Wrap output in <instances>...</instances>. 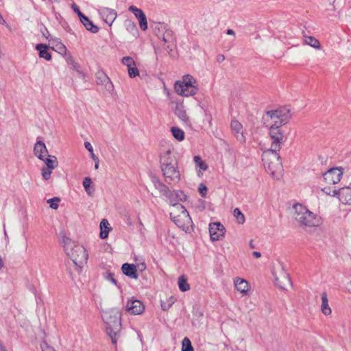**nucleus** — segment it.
I'll return each mask as SVG.
<instances>
[{
    "instance_id": "f257e3e1",
    "label": "nucleus",
    "mask_w": 351,
    "mask_h": 351,
    "mask_svg": "<svg viewBox=\"0 0 351 351\" xmlns=\"http://www.w3.org/2000/svg\"><path fill=\"white\" fill-rule=\"evenodd\" d=\"M266 116L274 120L269 130L271 138L270 148L265 152H279L282 145L286 142L287 136L281 128V126L287 124L291 118L290 110L287 108H280L275 110L266 112Z\"/></svg>"
},
{
    "instance_id": "f03ea898",
    "label": "nucleus",
    "mask_w": 351,
    "mask_h": 351,
    "mask_svg": "<svg viewBox=\"0 0 351 351\" xmlns=\"http://www.w3.org/2000/svg\"><path fill=\"white\" fill-rule=\"evenodd\" d=\"M160 168L166 182L178 183L180 180V173L178 170V163L168 149L160 155Z\"/></svg>"
},
{
    "instance_id": "7ed1b4c3",
    "label": "nucleus",
    "mask_w": 351,
    "mask_h": 351,
    "mask_svg": "<svg viewBox=\"0 0 351 351\" xmlns=\"http://www.w3.org/2000/svg\"><path fill=\"white\" fill-rule=\"evenodd\" d=\"M106 324V331L111 339L112 343L116 344L120 337L121 330V313L118 309L105 311L102 315Z\"/></svg>"
},
{
    "instance_id": "20e7f679",
    "label": "nucleus",
    "mask_w": 351,
    "mask_h": 351,
    "mask_svg": "<svg viewBox=\"0 0 351 351\" xmlns=\"http://www.w3.org/2000/svg\"><path fill=\"white\" fill-rule=\"evenodd\" d=\"M262 160L267 172L269 173L273 178L279 179L283 171L279 153L263 152Z\"/></svg>"
},
{
    "instance_id": "39448f33",
    "label": "nucleus",
    "mask_w": 351,
    "mask_h": 351,
    "mask_svg": "<svg viewBox=\"0 0 351 351\" xmlns=\"http://www.w3.org/2000/svg\"><path fill=\"white\" fill-rule=\"evenodd\" d=\"M295 219L304 228H312L319 226L321 218L303 207L301 204L294 206Z\"/></svg>"
},
{
    "instance_id": "423d86ee",
    "label": "nucleus",
    "mask_w": 351,
    "mask_h": 351,
    "mask_svg": "<svg viewBox=\"0 0 351 351\" xmlns=\"http://www.w3.org/2000/svg\"><path fill=\"white\" fill-rule=\"evenodd\" d=\"M171 205L172 206L170 212L171 219L180 229L186 231L192 223L188 211L181 204L172 203Z\"/></svg>"
},
{
    "instance_id": "0eeeda50",
    "label": "nucleus",
    "mask_w": 351,
    "mask_h": 351,
    "mask_svg": "<svg viewBox=\"0 0 351 351\" xmlns=\"http://www.w3.org/2000/svg\"><path fill=\"white\" fill-rule=\"evenodd\" d=\"M174 90L180 96H193L198 90L197 82L192 75L189 74L184 75L182 80L175 82Z\"/></svg>"
},
{
    "instance_id": "6e6552de",
    "label": "nucleus",
    "mask_w": 351,
    "mask_h": 351,
    "mask_svg": "<svg viewBox=\"0 0 351 351\" xmlns=\"http://www.w3.org/2000/svg\"><path fill=\"white\" fill-rule=\"evenodd\" d=\"M66 254L75 265L80 267L86 263L88 258V254L84 247L76 243Z\"/></svg>"
},
{
    "instance_id": "1a4fd4ad",
    "label": "nucleus",
    "mask_w": 351,
    "mask_h": 351,
    "mask_svg": "<svg viewBox=\"0 0 351 351\" xmlns=\"http://www.w3.org/2000/svg\"><path fill=\"white\" fill-rule=\"evenodd\" d=\"M279 270L278 275L275 269L273 270L272 274L274 276L275 284L282 289H286L288 286L291 284L290 278L288 274L285 271L283 265L280 263L277 267Z\"/></svg>"
},
{
    "instance_id": "9d476101",
    "label": "nucleus",
    "mask_w": 351,
    "mask_h": 351,
    "mask_svg": "<svg viewBox=\"0 0 351 351\" xmlns=\"http://www.w3.org/2000/svg\"><path fill=\"white\" fill-rule=\"evenodd\" d=\"M47 158H44V162L45 167H43L41 169V173L43 178L45 180H48L51 178L52 170L56 168L58 165L57 158L55 156L47 155Z\"/></svg>"
},
{
    "instance_id": "9b49d317",
    "label": "nucleus",
    "mask_w": 351,
    "mask_h": 351,
    "mask_svg": "<svg viewBox=\"0 0 351 351\" xmlns=\"http://www.w3.org/2000/svg\"><path fill=\"white\" fill-rule=\"evenodd\" d=\"M343 172L340 168H331L323 174V178L328 184H335L340 182Z\"/></svg>"
},
{
    "instance_id": "f8f14e48",
    "label": "nucleus",
    "mask_w": 351,
    "mask_h": 351,
    "mask_svg": "<svg viewBox=\"0 0 351 351\" xmlns=\"http://www.w3.org/2000/svg\"><path fill=\"white\" fill-rule=\"evenodd\" d=\"M225 228L219 222L210 223L209 225V233L212 241L220 240L225 234Z\"/></svg>"
},
{
    "instance_id": "ddd939ff",
    "label": "nucleus",
    "mask_w": 351,
    "mask_h": 351,
    "mask_svg": "<svg viewBox=\"0 0 351 351\" xmlns=\"http://www.w3.org/2000/svg\"><path fill=\"white\" fill-rule=\"evenodd\" d=\"M332 197H337L344 204L351 205V187H343L332 191Z\"/></svg>"
},
{
    "instance_id": "4468645a",
    "label": "nucleus",
    "mask_w": 351,
    "mask_h": 351,
    "mask_svg": "<svg viewBox=\"0 0 351 351\" xmlns=\"http://www.w3.org/2000/svg\"><path fill=\"white\" fill-rule=\"evenodd\" d=\"M125 309L130 314L136 315L144 311L145 306L140 300L132 298L127 302Z\"/></svg>"
},
{
    "instance_id": "2eb2a0df",
    "label": "nucleus",
    "mask_w": 351,
    "mask_h": 351,
    "mask_svg": "<svg viewBox=\"0 0 351 351\" xmlns=\"http://www.w3.org/2000/svg\"><path fill=\"white\" fill-rule=\"evenodd\" d=\"M121 62L128 67V75L131 78H134L139 75V71L136 67V62L132 57H123L121 60Z\"/></svg>"
},
{
    "instance_id": "dca6fc26",
    "label": "nucleus",
    "mask_w": 351,
    "mask_h": 351,
    "mask_svg": "<svg viewBox=\"0 0 351 351\" xmlns=\"http://www.w3.org/2000/svg\"><path fill=\"white\" fill-rule=\"evenodd\" d=\"M99 14L104 22H114L117 16L115 10L106 7L99 8Z\"/></svg>"
},
{
    "instance_id": "f3484780",
    "label": "nucleus",
    "mask_w": 351,
    "mask_h": 351,
    "mask_svg": "<svg viewBox=\"0 0 351 351\" xmlns=\"http://www.w3.org/2000/svg\"><path fill=\"white\" fill-rule=\"evenodd\" d=\"M154 185L155 188L160 191V193H161L163 195H165L169 199L171 204L173 203L172 199L173 194L172 193V192L170 191L167 186H166L158 179H155L154 180Z\"/></svg>"
},
{
    "instance_id": "a211bd4d",
    "label": "nucleus",
    "mask_w": 351,
    "mask_h": 351,
    "mask_svg": "<svg viewBox=\"0 0 351 351\" xmlns=\"http://www.w3.org/2000/svg\"><path fill=\"white\" fill-rule=\"evenodd\" d=\"M97 83L104 84L108 90H113V84L108 75L102 71H98L96 73Z\"/></svg>"
},
{
    "instance_id": "6ab92c4d",
    "label": "nucleus",
    "mask_w": 351,
    "mask_h": 351,
    "mask_svg": "<svg viewBox=\"0 0 351 351\" xmlns=\"http://www.w3.org/2000/svg\"><path fill=\"white\" fill-rule=\"evenodd\" d=\"M34 153L40 160H44V158L48 155V150L45 144L42 141H37L34 147Z\"/></svg>"
},
{
    "instance_id": "aec40b11",
    "label": "nucleus",
    "mask_w": 351,
    "mask_h": 351,
    "mask_svg": "<svg viewBox=\"0 0 351 351\" xmlns=\"http://www.w3.org/2000/svg\"><path fill=\"white\" fill-rule=\"evenodd\" d=\"M174 113L184 123H189V118L186 114L185 107L182 102L176 103Z\"/></svg>"
},
{
    "instance_id": "412c9836",
    "label": "nucleus",
    "mask_w": 351,
    "mask_h": 351,
    "mask_svg": "<svg viewBox=\"0 0 351 351\" xmlns=\"http://www.w3.org/2000/svg\"><path fill=\"white\" fill-rule=\"evenodd\" d=\"M121 270L124 275L130 278L135 280L138 278L136 266L134 264L124 263L121 267Z\"/></svg>"
},
{
    "instance_id": "4be33fe9",
    "label": "nucleus",
    "mask_w": 351,
    "mask_h": 351,
    "mask_svg": "<svg viewBox=\"0 0 351 351\" xmlns=\"http://www.w3.org/2000/svg\"><path fill=\"white\" fill-rule=\"evenodd\" d=\"M230 127L237 139L243 143L245 142V136L243 134V125L237 120L231 121Z\"/></svg>"
},
{
    "instance_id": "5701e85b",
    "label": "nucleus",
    "mask_w": 351,
    "mask_h": 351,
    "mask_svg": "<svg viewBox=\"0 0 351 351\" xmlns=\"http://www.w3.org/2000/svg\"><path fill=\"white\" fill-rule=\"evenodd\" d=\"M128 10L135 16L138 22H147L146 15L141 9L135 5H130Z\"/></svg>"
},
{
    "instance_id": "b1692460",
    "label": "nucleus",
    "mask_w": 351,
    "mask_h": 351,
    "mask_svg": "<svg viewBox=\"0 0 351 351\" xmlns=\"http://www.w3.org/2000/svg\"><path fill=\"white\" fill-rule=\"evenodd\" d=\"M303 43L317 49L321 48L319 40L315 37L306 35L304 32H303Z\"/></svg>"
},
{
    "instance_id": "393cba45",
    "label": "nucleus",
    "mask_w": 351,
    "mask_h": 351,
    "mask_svg": "<svg viewBox=\"0 0 351 351\" xmlns=\"http://www.w3.org/2000/svg\"><path fill=\"white\" fill-rule=\"evenodd\" d=\"M234 285L237 291L242 293H246L249 289L248 282L241 278H236L234 280Z\"/></svg>"
},
{
    "instance_id": "a878e982",
    "label": "nucleus",
    "mask_w": 351,
    "mask_h": 351,
    "mask_svg": "<svg viewBox=\"0 0 351 351\" xmlns=\"http://www.w3.org/2000/svg\"><path fill=\"white\" fill-rule=\"evenodd\" d=\"M322 305L321 310L324 315H329L331 314V308L328 304V300L326 292H322L321 294Z\"/></svg>"
},
{
    "instance_id": "bb28decb",
    "label": "nucleus",
    "mask_w": 351,
    "mask_h": 351,
    "mask_svg": "<svg viewBox=\"0 0 351 351\" xmlns=\"http://www.w3.org/2000/svg\"><path fill=\"white\" fill-rule=\"evenodd\" d=\"M36 49L39 51V57L44 58L46 60H50L51 59V55L48 51V47L45 44H37Z\"/></svg>"
},
{
    "instance_id": "cd10ccee",
    "label": "nucleus",
    "mask_w": 351,
    "mask_h": 351,
    "mask_svg": "<svg viewBox=\"0 0 351 351\" xmlns=\"http://www.w3.org/2000/svg\"><path fill=\"white\" fill-rule=\"evenodd\" d=\"M100 237L101 239H106L108 236L109 231L111 228L109 227V223L107 219H102L100 223Z\"/></svg>"
},
{
    "instance_id": "c85d7f7f",
    "label": "nucleus",
    "mask_w": 351,
    "mask_h": 351,
    "mask_svg": "<svg viewBox=\"0 0 351 351\" xmlns=\"http://www.w3.org/2000/svg\"><path fill=\"white\" fill-rule=\"evenodd\" d=\"M61 244L62 245L64 252L66 253L74 246L75 243L66 236L62 235L61 237Z\"/></svg>"
},
{
    "instance_id": "c756f323",
    "label": "nucleus",
    "mask_w": 351,
    "mask_h": 351,
    "mask_svg": "<svg viewBox=\"0 0 351 351\" xmlns=\"http://www.w3.org/2000/svg\"><path fill=\"white\" fill-rule=\"evenodd\" d=\"M155 25L152 27L154 32L158 38H162L167 25L165 23H154Z\"/></svg>"
},
{
    "instance_id": "7c9ffc66",
    "label": "nucleus",
    "mask_w": 351,
    "mask_h": 351,
    "mask_svg": "<svg viewBox=\"0 0 351 351\" xmlns=\"http://www.w3.org/2000/svg\"><path fill=\"white\" fill-rule=\"evenodd\" d=\"M93 182L90 177H86L83 180V186L87 194L90 196L93 195L94 193V188L91 187Z\"/></svg>"
},
{
    "instance_id": "2f4dec72",
    "label": "nucleus",
    "mask_w": 351,
    "mask_h": 351,
    "mask_svg": "<svg viewBox=\"0 0 351 351\" xmlns=\"http://www.w3.org/2000/svg\"><path fill=\"white\" fill-rule=\"evenodd\" d=\"M71 8L75 13L77 14V15L79 17V19L80 22H92L89 20V19L85 16L80 10V8L75 3H72Z\"/></svg>"
},
{
    "instance_id": "473e14b6",
    "label": "nucleus",
    "mask_w": 351,
    "mask_h": 351,
    "mask_svg": "<svg viewBox=\"0 0 351 351\" xmlns=\"http://www.w3.org/2000/svg\"><path fill=\"white\" fill-rule=\"evenodd\" d=\"M171 133L173 136V137L179 141H182L184 138V132L182 130L177 128V127H172L171 129Z\"/></svg>"
},
{
    "instance_id": "72a5a7b5",
    "label": "nucleus",
    "mask_w": 351,
    "mask_h": 351,
    "mask_svg": "<svg viewBox=\"0 0 351 351\" xmlns=\"http://www.w3.org/2000/svg\"><path fill=\"white\" fill-rule=\"evenodd\" d=\"M178 287L180 290L183 292L190 289L189 284L187 282V280L184 276H181L178 278Z\"/></svg>"
},
{
    "instance_id": "f704fd0d",
    "label": "nucleus",
    "mask_w": 351,
    "mask_h": 351,
    "mask_svg": "<svg viewBox=\"0 0 351 351\" xmlns=\"http://www.w3.org/2000/svg\"><path fill=\"white\" fill-rule=\"evenodd\" d=\"M172 193L173 194V203H177L176 202L177 201H185L186 200V195L184 193L183 191H173L172 192Z\"/></svg>"
},
{
    "instance_id": "c9c22d12",
    "label": "nucleus",
    "mask_w": 351,
    "mask_h": 351,
    "mask_svg": "<svg viewBox=\"0 0 351 351\" xmlns=\"http://www.w3.org/2000/svg\"><path fill=\"white\" fill-rule=\"evenodd\" d=\"M165 43H170L173 42V32L166 27V29L162 34V38H161Z\"/></svg>"
},
{
    "instance_id": "e433bc0d",
    "label": "nucleus",
    "mask_w": 351,
    "mask_h": 351,
    "mask_svg": "<svg viewBox=\"0 0 351 351\" xmlns=\"http://www.w3.org/2000/svg\"><path fill=\"white\" fill-rule=\"evenodd\" d=\"M194 162L197 167H199L200 170L206 171L208 169V165L205 163V162L199 156H194Z\"/></svg>"
},
{
    "instance_id": "4c0bfd02",
    "label": "nucleus",
    "mask_w": 351,
    "mask_h": 351,
    "mask_svg": "<svg viewBox=\"0 0 351 351\" xmlns=\"http://www.w3.org/2000/svg\"><path fill=\"white\" fill-rule=\"evenodd\" d=\"M233 215L239 224H243L245 223V219L244 215L241 213L239 208H234L233 210Z\"/></svg>"
},
{
    "instance_id": "58836bf2",
    "label": "nucleus",
    "mask_w": 351,
    "mask_h": 351,
    "mask_svg": "<svg viewBox=\"0 0 351 351\" xmlns=\"http://www.w3.org/2000/svg\"><path fill=\"white\" fill-rule=\"evenodd\" d=\"M182 351H194L191 342L188 337H184L182 340Z\"/></svg>"
},
{
    "instance_id": "ea45409f",
    "label": "nucleus",
    "mask_w": 351,
    "mask_h": 351,
    "mask_svg": "<svg viewBox=\"0 0 351 351\" xmlns=\"http://www.w3.org/2000/svg\"><path fill=\"white\" fill-rule=\"evenodd\" d=\"M127 30L134 37H137L138 36V31L136 23H129L127 26Z\"/></svg>"
},
{
    "instance_id": "a19ab883",
    "label": "nucleus",
    "mask_w": 351,
    "mask_h": 351,
    "mask_svg": "<svg viewBox=\"0 0 351 351\" xmlns=\"http://www.w3.org/2000/svg\"><path fill=\"white\" fill-rule=\"evenodd\" d=\"M82 25L86 30L92 33H97L99 29V27L95 25V23H82Z\"/></svg>"
},
{
    "instance_id": "79ce46f5",
    "label": "nucleus",
    "mask_w": 351,
    "mask_h": 351,
    "mask_svg": "<svg viewBox=\"0 0 351 351\" xmlns=\"http://www.w3.org/2000/svg\"><path fill=\"white\" fill-rule=\"evenodd\" d=\"M60 201V199L58 197H55L51 198L47 200V203L50 204V207L53 209H57L59 206L58 202Z\"/></svg>"
},
{
    "instance_id": "37998d69",
    "label": "nucleus",
    "mask_w": 351,
    "mask_h": 351,
    "mask_svg": "<svg viewBox=\"0 0 351 351\" xmlns=\"http://www.w3.org/2000/svg\"><path fill=\"white\" fill-rule=\"evenodd\" d=\"M56 47L58 53L60 54H62L64 56L66 53H68L66 46L64 44H62V43H59L56 44Z\"/></svg>"
},
{
    "instance_id": "c03bdc74",
    "label": "nucleus",
    "mask_w": 351,
    "mask_h": 351,
    "mask_svg": "<svg viewBox=\"0 0 351 351\" xmlns=\"http://www.w3.org/2000/svg\"><path fill=\"white\" fill-rule=\"evenodd\" d=\"M40 348H41L42 351H56L46 341H43L40 343Z\"/></svg>"
},
{
    "instance_id": "a18cd8bd",
    "label": "nucleus",
    "mask_w": 351,
    "mask_h": 351,
    "mask_svg": "<svg viewBox=\"0 0 351 351\" xmlns=\"http://www.w3.org/2000/svg\"><path fill=\"white\" fill-rule=\"evenodd\" d=\"M207 191L208 189L205 184L201 183L199 185L198 191L202 197H205L206 196Z\"/></svg>"
},
{
    "instance_id": "49530a36",
    "label": "nucleus",
    "mask_w": 351,
    "mask_h": 351,
    "mask_svg": "<svg viewBox=\"0 0 351 351\" xmlns=\"http://www.w3.org/2000/svg\"><path fill=\"white\" fill-rule=\"evenodd\" d=\"M65 60L69 64L73 65L75 64L74 59L70 52H68L64 55Z\"/></svg>"
},
{
    "instance_id": "de8ad7c7",
    "label": "nucleus",
    "mask_w": 351,
    "mask_h": 351,
    "mask_svg": "<svg viewBox=\"0 0 351 351\" xmlns=\"http://www.w3.org/2000/svg\"><path fill=\"white\" fill-rule=\"evenodd\" d=\"M40 32H41L43 37L46 38L47 39H49L50 34H49V31L47 30V29L45 26H43V25L41 26Z\"/></svg>"
},
{
    "instance_id": "09e8293b",
    "label": "nucleus",
    "mask_w": 351,
    "mask_h": 351,
    "mask_svg": "<svg viewBox=\"0 0 351 351\" xmlns=\"http://www.w3.org/2000/svg\"><path fill=\"white\" fill-rule=\"evenodd\" d=\"M106 279L109 281H110L112 283H113L114 285H117V280L114 278V274L112 273H108L106 276Z\"/></svg>"
},
{
    "instance_id": "8fccbe9b",
    "label": "nucleus",
    "mask_w": 351,
    "mask_h": 351,
    "mask_svg": "<svg viewBox=\"0 0 351 351\" xmlns=\"http://www.w3.org/2000/svg\"><path fill=\"white\" fill-rule=\"evenodd\" d=\"M84 147L90 154H93V148L92 145L89 142H85Z\"/></svg>"
},
{
    "instance_id": "3c124183",
    "label": "nucleus",
    "mask_w": 351,
    "mask_h": 351,
    "mask_svg": "<svg viewBox=\"0 0 351 351\" xmlns=\"http://www.w3.org/2000/svg\"><path fill=\"white\" fill-rule=\"evenodd\" d=\"M332 191L333 190H330V189L329 187H324V189H322V191L324 193H325L327 195H331V196L332 194Z\"/></svg>"
},
{
    "instance_id": "603ef678",
    "label": "nucleus",
    "mask_w": 351,
    "mask_h": 351,
    "mask_svg": "<svg viewBox=\"0 0 351 351\" xmlns=\"http://www.w3.org/2000/svg\"><path fill=\"white\" fill-rule=\"evenodd\" d=\"M173 302V301H172L171 303L168 304L167 305L165 303H162L161 304L162 308L163 310H167L171 306Z\"/></svg>"
},
{
    "instance_id": "864d4df0",
    "label": "nucleus",
    "mask_w": 351,
    "mask_h": 351,
    "mask_svg": "<svg viewBox=\"0 0 351 351\" xmlns=\"http://www.w3.org/2000/svg\"><path fill=\"white\" fill-rule=\"evenodd\" d=\"M139 24V26H140V28L143 30V31H145L147 29V24L148 23H138Z\"/></svg>"
},
{
    "instance_id": "5fc2aeb1",
    "label": "nucleus",
    "mask_w": 351,
    "mask_h": 351,
    "mask_svg": "<svg viewBox=\"0 0 351 351\" xmlns=\"http://www.w3.org/2000/svg\"><path fill=\"white\" fill-rule=\"evenodd\" d=\"M138 269L141 271H144L145 269H146V265L145 263H141V265H138Z\"/></svg>"
},
{
    "instance_id": "6e6d98bb",
    "label": "nucleus",
    "mask_w": 351,
    "mask_h": 351,
    "mask_svg": "<svg viewBox=\"0 0 351 351\" xmlns=\"http://www.w3.org/2000/svg\"><path fill=\"white\" fill-rule=\"evenodd\" d=\"M224 60H225V57H224V56H223V55H219V56H217V61H218V62H220L223 61Z\"/></svg>"
},
{
    "instance_id": "4d7b16f0",
    "label": "nucleus",
    "mask_w": 351,
    "mask_h": 351,
    "mask_svg": "<svg viewBox=\"0 0 351 351\" xmlns=\"http://www.w3.org/2000/svg\"><path fill=\"white\" fill-rule=\"evenodd\" d=\"M253 255L256 258H260L261 256V254L260 252H256V251L253 252Z\"/></svg>"
},
{
    "instance_id": "13d9d810",
    "label": "nucleus",
    "mask_w": 351,
    "mask_h": 351,
    "mask_svg": "<svg viewBox=\"0 0 351 351\" xmlns=\"http://www.w3.org/2000/svg\"><path fill=\"white\" fill-rule=\"evenodd\" d=\"M91 154V157L94 161L99 160V158L95 155L94 152H93V154Z\"/></svg>"
},
{
    "instance_id": "bf43d9fd",
    "label": "nucleus",
    "mask_w": 351,
    "mask_h": 351,
    "mask_svg": "<svg viewBox=\"0 0 351 351\" xmlns=\"http://www.w3.org/2000/svg\"><path fill=\"white\" fill-rule=\"evenodd\" d=\"M0 351H6L5 347L3 346L1 341L0 340Z\"/></svg>"
},
{
    "instance_id": "052dcab7",
    "label": "nucleus",
    "mask_w": 351,
    "mask_h": 351,
    "mask_svg": "<svg viewBox=\"0 0 351 351\" xmlns=\"http://www.w3.org/2000/svg\"><path fill=\"white\" fill-rule=\"evenodd\" d=\"M226 33L228 35H234V31L232 29H228Z\"/></svg>"
},
{
    "instance_id": "680f3d73",
    "label": "nucleus",
    "mask_w": 351,
    "mask_h": 351,
    "mask_svg": "<svg viewBox=\"0 0 351 351\" xmlns=\"http://www.w3.org/2000/svg\"><path fill=\"white\" fill-rule=\"evenodd\" d=\"M3 267H4V263H3V261L1 258V257L0 256V269H1Z\"/></svg>"
},
{
    "instance_id": "e2e57ef3",
    "label": "nucleus",
    "mask_w": 351,
    "mask_h": 351,
    "mask_svg": "<svg viewBox=\"0 0 351 351\" xmlns=\"http://www.w3.org/2000/svg\"><path fill=\"white\" fill-rule=\"evenodd\" d=\"M99 160L95 161V168L96 169H98V167H99Z\"/></svg>"
},
{
    "instance_id": "0e129e2a",
    "label": "nucleus",
    "mask_w": 351,
    "mask_h": 351,
    "mask_svg": "<svg viewBox=\"0 0 351 351\" xmlns=\"http://www.w3.org/2000/svg\"><path fill=\"white\" fill-rule=\"evenodd\" d=\"M0 22H5L1 13H0Z\"/></svg>"
},
{
    "instance_id": "69168bd1",
    "label": "nucleus",
    "mask_w": 351,
    "mask_h": 351,
    "mask_svg": "<svg viewBox=\"0 0 351 351\" xmlns=\"http://www.w3.org/2000/svg\"><path fill=\"white\" fill-rule=\"evenodd\" d=\"M167 49H170V51H171V50H172L171 47L169 45H167Z\"/></svg>"
},
{
    "instance_id": "338daca9",
    "label": "nucleus",
    "mask_w": 351,
    "mask_h": 351,
    "mask_svg": "<svg viewBox=\"0 0 351 351\" xmlns=\"http://www.w3.org/2000/svg\"><path fill=\"white\" fill-rule=\"evenodd\" d=\"M349 286H350V291H351V282L349 283Z\"/></svg>"
},
{
    "instance_id": "774afa93",
    "label": "nucleus",
    "mask_w": 351,
    "mask_h": 351,
    "mask_svg": "<svg viewBox=\"0 0 351 351\" xmlns=\"http://www.w3.org/2000/svg\"><path fill=\"white\" fill-rule=\"evenodd\" d=\"M6 24H7V27H8L10 30H11V29H10V26L8 25V23H6Z\"/></svg>"
}]
</instances>
